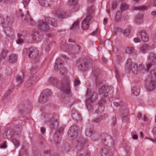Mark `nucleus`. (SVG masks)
<instances>
[{"label":"nucleus","mask_w":156,"mask_h":156,"mask_svg":"<svg viewBox=\"0 0 156 156\" xmlns=\"http://www.w3.org/2000/svg\"><path fill=\"white\" fill-rule=\"evenodd\" d=\"M49 82L55 86L60 90L63 91L67 94L71 96L70 81L67 77H65L60 81H58L57 79L54 77L50 78L48 80Z\"/></svg>","instance_id":"obj_1"},{"label":"nucleus","mask_w":156,"mask_h":156,"mask_svg":"<svg viewBox=\"0 0 156 156\" xmlns=\"http://www.w3.org/2000/svg\"><path fill=\"white\" fill-rule=\"evenodd\" d=\"M17 60V56L14 54H12L9 56L8 61L10 63H13Z\"/></svg>","instance_id":"obj_22"},{"label":"nucleus","mask_w":156,"mask_h":156,"mask_svg":"<svg viewBox=\"0 0 156 156\" xmlns=\"http://www.w3.org/2000/svg\"><path fill=\"white\" fill-rule=\"evenodd\" d=\"M63 62L61 58H58L56 59L54 66V69L56 71H59L62 75H65L67 73L66 69L64 67Z\"/></svg>","instance_id":"obj_7"},{"label":"nucleus","mask_w":156,"mask_h":156,"mask_svg":"<svg viewBox=\"0 0 156 156\" xmlns=\"http://www.w3.org/2000/svg\"><path fill=\"white\" fill-rule=\"evenodd\" d=\"M30 0H23V4L24 7H26L27 6L29 3L30 2Z\"/></svg>","instance_id":"obj_44"},{"label":"nucleus","mask_w":156,"mask_h":156,"mask_svg":"<svg viewBox=\"0 0 156 156\" xmlns=\"http://www.w3.org/2000/svg\"><path fill=\"white\" fill-rule=\"evenodd\" d=\"M122 13L119 11H118L116 14L115 20L117 22L120 21L122 17Z\"/></svg>","instance_id":"obj_29"},{"label":"nucleus","mask_w":156,"mask_h":156,"mask_svg":"<svg viewBox=\"0 0 156 156\" xmlns=\"http://www.w3.org/2000/svg\"><path fill=\"white\" fill-rule=\"evenodd\" d=\"M99 73V70L98 69H96L92 71L93 75L95 76V81L96 85L97 86L98 85L99 94L102 95V97H106L108 95V92L107 91V89L105 86L102 85V82L100 80L99 77L98 76Z\"/></svg>","instance_id":"obj_2"},{"label":"nucleus","mask_w":156,"mask_h":156,"mask_svg":"<svg viewBox=\"0 0 156 156\" xmlns=\"http://www.w3.org/2000/svg\"><path fill=\"white\" fill-rule=\"evenodd\" d=\"M64 128L63 127H61L58 130V132H56L54 134V138L55 140H58L59 138V136H58V133L60 134L62 133L64 130Z\"/></svg>","instance_id":"obj_26"},{"label":"nucleus","mask_w":156,"mask_h":156,"mask_svg":"<svg viewBox=\"0 0 156 156\" xmlns=\"http://www.w3.org/2000/svg\"><path fill=\"white\" fill-rule=\"evenodd\" d=\"M6 142H4L3 144H2L0 146L1 148H5L6 147Z\"/></svg>","instance_id":"obj_54"},{"label":"nucleus","mask_w":156,"mask_h":156,"mask_svg":"<svg viewBox=\"0 0 156 156\" xmlns=\"http://www.w3.org/2000/svg\"><path fill=\"white\" fill-rule=\"evenodd\" d=\"M12 142L15 146L18 147L20 145L19 142L16 139H13Z\"/></svg>","instance_id":"obj_43"},{"label":"nucleus","mask_w":156,"mask_h":156,"mask_svg":"<svg viewBox=\"0 0 156 156\" xmlns=\"http://www.w3.org/2000/svg\"><path fill=\"white\" fill-rule=\"evenodd\" d=\"M35 78L34 77H32V79H29L27 82L25 83V85L27 87H30L33 82H34L35 80Z\"/></svg>","instance_id":"obj_30"},{"label":"nucleus","mask_w":156,"mask_h":156,"mask_svg":"<svg viewBox=\"0 0 156 156\" xmlns=\"http://www.w3.org/2000/svg\"><path fill=\"white\" fill-rule=\"evenodd\" d=\"M79 28V22L77 21H75L73 24L72 26L70 27V29L71 30H75Z\"/></svg>","instance_id":"obj_27"},{"label":"nucleus","mask_w":156,"mask_h":156,"mask_svg":"<svg viewBox=\"0 0 156 156\" xmlns=\"http://www.w3.org/2000/svg\"><path fill=\"white\" fill-rule=\"evenodd\" d=\"M133 10H139L140 11H144L147 9V7L144 6L134 7L133 8Z\"/></svg>","instance_id":"obj_31"},{"label":"nucleus","mask_w":156,"mask_h":156,"mask_svg":"<svg viewBox=\"0 0 156 156\" xmlns=\"http://www.w3.org/2000/svg\"><path fill=\"white\" fill-rule=\"evenodd\" d=\"M149 48V46L146 44H143L140 48V50L143 53H145Z\"/></svg>","instance_id":"obj_33"},{"label":"nucleus","mask_w":156,"mask_h":156,"mask_svg":"<svg viewBox=\"0 0 156 156\" xmlns=\"http://www.w3.org/2000/svg\"><path fill=\"white\" fill-rule=\"evenodd\" d=\"M80 84V81L78 79H75L74 81V85L75 86L78 85Z\"/></svg>","instance_id":"obj_48"},{"label":"nucleus","mask_w":156,"mask_h":156,"mask_svg":"<svg viewBox=\"0 0 156 156\" xmlns=\"http://www.w3.org/2000/svg\"><path fill=\"white\" fill-rule=\"evenodd\" d=\"M94 8L93 6H91L88 7L87 9V16L90 15L92 17L91 15L94 12Z\"/></svg>","instance_id":"obj_24"},{"label":"nucleus","mask_w":156,"mask_h":156,"mask_svg":"<svg viewBox=\"0 0 156 156\" xmlns=\"http://www.w3.org/2000/svg\"><path fill=\"white\" fill-rule=\"evenodd\" d=\"M141 115H141V113H140V112L138 113L137 114V118L139 119H140V118L141 117Z\"/></svg>","instance_id":"obj_60"},{"label":"nucleus","mask_w":156,"mask_h":156,"mask_svg":"<svg viewBox=\"0 0 156 156\" xmlns=\"http://www.w3.org/2000/svg\"><path fill=\"white\" fill-rule=\"evenodd\" d=\"M143 120L144 121H147L148 120V119L147 116H144V117Z\"/></svg>","instance_id":"obj_64"},{"label":"nucleus","mask_w":156,"mask_h":156,"mask_svg":"<svg viewBox=\"0 0 156 156\" xmlns=\"http://www.w3.org/2000/svg\"><path fill=\"white\" fill-rule=\"evenodd\" d=\"M107 117V115H104V116H102L101 118H97L95 119L94 120V122L96 123L99 122H100L101 119H105V118Z\"/></svg>","instance_id":"obj_34"},{"label":"nucleus","mask_w":156,"mask_h":156,"mask_svg":"<svg viewBox=\"0 0 156 156\" xmlns=\"http://www.w3.org/2000/svg\"><path fill=\"white\" fill-rule=\"evenodd\" d=\"M107 23V21L106 19H105L103 20V23L105 25H106Z\"/></svg>","instance_id":"obj_63"},{"label":"nucleus","mask_w":156,"mask_h":156,"mask_svg":"<svg viewBox=\"0 0 156 156\" xmlns=\"http://www.w3.org/2000/svg\"><path fill=\"white\" fill-rule=\"evenodd\" d=\"M128 8V6L126 3H122L121 5L120 9L122 11H123L127 10Z\"/></svg>","instance_id":"obj_35"},{"label":"nucleus","mask_w":156,"mask_h":156,"mask_svg":"<svg viewBox=\"0 0 156 156\" xmlns=\"http://www.w3.org/2000/svg\"><path fill=\"white\" fill-rule=\"evenodd\" d=\"M67 16L65 11L58 12L56 14V16L58 18H63L66 17Z\"/></svg>","instance_id":"obj_25"},{"label":"nucleus","mask_w":156,"mask_h":156,"mask_svg":"<svg viewBox=\"0 0 156 156\" xmlns=\"http://www.w3.org/2000/svg\"><path fill=\"white\" fill-rule=\"evenodd\" d=\"M92 18L90 16H86L82 21L81 23V27L83 30H86L88 29L89 27V23Z\"/></svg>","instance_id":"obj_12"},{"label":"nucleus","mask_w":156,"mask_h":156,"mask_svg":"<svg viewBox=\"0 0 156 156\" xmlns=\"http://www.w3.org/2000/svg\"><path fill=\"white\" fill-rule=\"evenodd\" d=\"M14 0H3V2L7 4H12Z\"/></svg>","instance_id":"obj_46"},{"label":"nucleus","mask_w":156,"mask_h":156,"mask_svg":"<svg viewBox=\"0 0 156 156\" xmlns=\"http://www.w3.org/2000/svg\"><path fill=\"white\" fill-rule=\"evenodd\" d=\"M152 66V65L150 63H149L147 66V69L144 67V65L142 64H140L138 67H137V70L138 73L139 72L141 73H144L147 70H148Z\"/></svg>","instance_id":"obj_14"},{"label":"nucleus","mask_w":156,"mask_h":156,"mask_svg":"<svg viewBox=\"0 0 156 156\" xmlns=\"http://www.w3.org/2000/svg\"><path fill=\"white\" fill-rule=\"evenodd\" d=\"M102 61L105 62V63H106V62H107V59H106L105 58H104V57H103V58H102Z\"/></svg>","instance_id":"obj_62"},{"label":"nucleus","mask_w":156,"mask_h":156,"mask_svg":"<svg viewBox=\"0 0 156 156\" xmlns=\"http://www.w3.org/2000/svg\"><path fill=\"white\" fill-rule=\"evenodd\" d=\"M40 4L43 6L46 7L45 4V0H38Z\"/></svg>","instance_id":"obj_47"},{"label":"nucleus","mask_w":156,"mask_h":156,"mask_svg":"<svg viewBox=\"0 0 156 156\" xmlns=\"http://www.w3.org/2000/svg\"><path fill=\"white\" fill-rule=\"evenodd\" d=\"M109 153V152H108V151L105 148L102 149L101 150V154H103L105 155H108Z\"/></svg>","instance_id":"obj_41"},{"label":"nucleus","mask_w":156,"mask_h":156,"mask_svg":"<svg viewBox=\"0 0 156 156\" xmlns=\"http://www.w3.org/2000/svg\"><path fill=\"white\" fill-rule=\"evenodd\" d=\"M26 15V18H25L24 19V21L25 22L27 23L30 25L33 26L35 25L36 23L34 20H33L30 15L29 12L28 11H27Z\"/></svg>","instance_id":"obj_15"},{"label":"nucleus","mask_w":156,"mask_h":156,"mask_svg":"<svg viewBox=\"0 0 156 156\" xmlns=\"http://www.w3.org/2000/svg\"><path fill=\"white\" fill-rule=\"evenodd\" d=\"M52 94L51 91L48 89H46L44 90L41 95L39 99V102L42 104L46 102L48 100V97Z\"/></svg>","instance_id":"obj_10"},{"label":"nucleus","mask_w":156,"mask_h":156,"mask_svg":"<svg viewBox=\"0 0 156 156\" xmlns=\"http://www.w3.org/2000/svg\"><path fill=\"white\" fill-rule=\"evenodd\" d=\"M8 52L7 50H3L1 54V56L2 58L4 59L7 56Z\"/></svg>","instance_id":"obj_36"},{"label":"nucleus","mask_w":156,"mask_h":156,"mask_svg":"<svg viewBox=\"0 0 156 156\" xmlns=\"http://www.w3.org/2000/svg\"><path fill=\"white\" fill-rule=\"evenodd\" d=\"M45 120V123H49L51 128H54L55 126H58V123L57 121L58 116L50 114H46L44 115Z\"/></svg>","instance_id":"obj_6"},{"label":"nucleus","mask_w":156,"mask_h":156,"mask_svg":"<svg viewBox=\"0 0 156 156\" xmlns=\"http://www.w3.org/2000/svg\"><path fill=\"white\" fill-rule=\"evenodd\" d=\"M77 0H69V8L71 10L72 12L77 11L78 9V6L77 5Z\"/></svg>","instance_id":"obj_13"},{"label":"nucleus","mask_w":156,"mask_h":156,"mask_svg":"<svg viewBox=\"0 0 156 156\" xmlns=\"http://www.w3.org/2000/svg\"><path fill=\"white\" fill-rule=\"evenodd\" d=\"M150 78L151 80L146 84V87L148 91H151L156 87V69L151 71Z\"/></svg>","instance_id":"obj_5"},{"label":"nucleus","mask_w":156,"mask_h":156,"mask_svg":"<svg viewBox=\"0 0 156 156\" xmlns=\"http://www.w3.org/2000/svg\"><path fill=\"white\" fill-rule=\"evenodd\" d=\"M78 67L82 71H86L88 68V64L86 60H83L81 62V63L78 66Z\"/></svg>","instance_id":"obj_16"},{"label":"nucleus","mask_w":156,"mask_h":156,"mask_svg":"<svg viewBox=\"0 0 156 156\" xmlns=\"http://www.w3.org/2000/svg\"><path fill=\"white\" fill-rule=\"evenodd\" d=\"M122 61V58L120 56H116V60L115 61L116 64H119Z\"/></svg>","instance_id":"obj_40"},{"label":"nucleus","mask_w":156,"mask_h":156,"mask_svg":"<svg viewBox=\"0 0 156 156\" xmlns=\"http://www.w3.org/2000/svg\"><path fill=\"white\" fill-rule=\"evenodd\" d=\"M152 15L156 17V11H153L151 13Z\"/></svg>","instance_id":"obj_61"},{"label":"nucleus","mask_w":156,"mask_h":156,"mask_svg":"<svg viewBox=\"0 0 156 156\" xmlns=\"http://www.w3.org/2000/svg\"><path fill=\"white\" fill-rule=\"evenodd\" d=\"M126 65L129 73H130L131 71H132L134 74L137 75L138 74V72L137 70V65L136 64L133 65L132 61L131 59L129 58L127 59Z\"/></svg>","instance_id":"obj_9"},{"label":"nucleus","mask_w":156,"mask_h":156,"mask_svg":"<svg viewBox=\"0 0 156 156\" xmlns=\"http://www.w3.org/2000/svg\"><path fill=\"white\" fill-rule=\"evenodd\" d=\"M132 94L135 96L138 95L140 92V87L138 86H134L132 87L131 89Z\"/></svg>","instance_id":"obj_20"},{"label":"nucleus","mask_w":156,"mask_h":156,"mask_svg":"<svg viewBox=\"0 0 156 156\" xmlns=\"http://www.w3.org/2000/svg\"><path fill=\"white\" fill-rule=\"evenodd\" d=\"M78 130V127L76 126H71L68 132L69 136L72 137L73 139L76 138L77 136Z\"/></svg>","instance_id":"obj_11"},{"label":"nucleus","mask_w":156,"mask_h":156,"mask_svg":"<svg viewBox=\"0 0 156 156\" xmlns=\"http://www.w3.org/2000/svg\"><path fill=\"white\" fill-rule=\"evenodd\" d=\"M99 33L100 32L99 30L97 29L95 31H94L92 33V34L93 35H94L97 34H99Z\"/></svg>","instance_id":"obj_50"},{"label":"nucleus","mask_w":156,"mask_h":156,"mask_svg":"<svg viewBox=\"0 0 156 156\" xmlns=\"http://www.w3.org/2000/svg\"><path fill=\"white\" fill-rule=\"evenodd\" d=\"M153 133L154 136V139H152L151 140L154 142H156V127H154L153 129Z\"/></svg>","instance_id":"obj_38"},{"label":"nucleus","mask_w":156,"mask_h":156,"mask_svg":"<svg viewBox=\"0 0 156 156\" xmlns=\"http://www.w3.org/2000/svg\"><path fill=\"white\" fill-rule=\"evenodd\" d=\"M36 69H37V67H35L34 68H32L30 70V72L31 73H33L34 71H35Z\"/></svg>","instance_id":"obj_57"},{"label":"nucleus","mask_w":156,"mask_h":156,"mask_svg":"<svg viewBox=\"0 0 156 156\" xmlns=\"http://www.w3.org/2000/svg\"><path fill=\"white\" fill-rule=\"evenodd\" d=\"M93 129H87L86 130V134L87 136H90L93 133Z\"/></svg>","instance_id":"obj_39"},{"label":"nucleus","mask_w":156,"mask_h":156,"mask_svg":"<svg viewBox=\"0 0 156 156\" xmlns=\"http://www.w3.org/2000/svg\"><path fill=\"white\" fill-rule=\"evenodd\" d=\"M150 2L151 3L154 4V6H156V0H150Z\"/></svg>","instance_id":"obj_55"},{"label":"nucleus","mask_w":156,"mask_h":156,"mask_svg":"<svg viewBox=\"0 0 156 156\" xmlns=\"http://www.w3.org/2000/svg\"><path fill=\"white\" fill-rule=\"evenodd\" d=\"M132 138L133 140H137L138 139V136L137 135L134 134L133 135Z\"/></svg>","instance_id":"obj_56"},{"label":"nucleus","mask_w":156,"mask_h":156,"mask_svg":"<svg viewBox=\"0 0 156 156\" xmlns=\"http://www.w3.org/2000/svg\"><path fill=\"white\" fill-rule=\"evenodd\" d=\"M48 24L53 27H57V22L55 21L53 18L47 17L45 18V22L40 21L38 22V27L42 31H46L49 29Z\"/></svg>","instance_id":"obj_3"},{"label":"nucleus","mask_w":156,"mask_h":156,"mask_svg":"<svg viewBox=\"0 0 156 156\" xmlns=\"http://www.w3.org/2000/svg\"><path fill=\"white\" fill-rule=\"evenodd\" d=\"M122 30L121 28L119 27H116L114 29V32L115 33L118 32L122 33Z\"/></svg>","instance_id":"obj_42"},{"label":"nucleus","mask_w":156,"mask_h":156,"mask_svg":"<svg viewBox=\"0 0 156 156\" xmlns=\"http://www.w3.org/2000/svg\"><path fill=\"white\" fill-rule=\"evenodd\" d=\"M148 59L152 66L153 65L152 64H155L156 63V54L153 53H151L149 55Z\"/></svg>","instance_id":"obj_19"},{"label":"nucleus","mask_w":156,"mask_h":156,"mask_svg":"<svg viewBox=\"0 0 156 156\" xmlns=\"http://www.w3.org/2000/svg\"><path fill=\"white\" fill-rule=\"evenodd\" d=\"M116 2H113L112 5V10H114L117 7Z\"/></svg>","instance_id":"obj_45"},{"label":"nucleus","mask_w":156,"mask_h":156,"mask_svg":"<svg viewBox=\"0 0 156 156\" xmlns=\"http://www.w3.org/2000/svg\"><path fill=\"white\" fill-rule=\"evenodd\" d=\"M141 40L144 42H147L149 40V37L144 30L141 31L140 33Z\"/></svg>","instance_id":"obj_17"},{"label":"nucleus","mask_w":156,"mask_h":156,"mask_svg":"<svg viewBox=\"0 0 156 156\" xmlns=\"http://www.w3.org/2000/svg\"><path fill=\"white\" fill-rule=\"evenodd\" d=\"M134 48L133 47H129L126 48V52L127 53L131 54L134 52Z\"/></svg>","instance_id":"obj_32"},{"label":"nucleus","mask_w":156,"mask_h":156,"mask_svg":"<svg viewBox=\"0 0 156 156\" xmlns=\"http://www.w3.org/2000/svg\"><path fill=\"white\" fill-rule=\"evenodd\" d=\"M28 56L29 58H32L35 63L38 62L39 61L38 52L35 48H30L28 51Z\"/></svg>","instance_id":"obj_8"},{"label":"nucleus","mask_w":156,"mask_h":156,"mask_svg":"<svg viewBox=\"0 0 156 156\" xmlns=\"http://www.w3.org/2000/svg\"><path fill=\"white\" fill-rule=\"evenodd\" d=\"M17 43L18 44H22L23 43V41L21 38H19L17 41Z\"/></svg>","instance_id":"obj_52"},{"label":"nucleus","mask_w":156,"mask_h":156,"mask_svg":"<svg viewBox=\"0 0 156 156\" xmlns=\"http://www.w3.org/2000/svg\"><path fill=\"white\" fill-rule=\"evenodd\" d=\"M72 116L74 119L77 121H80L82 120L81 117L78 112L76 111L72 113Z\"/></svg>","instance_id":"obj_21"},{"label":"nucleus","mask_w":156,"mask_h":156,"mask_svg":"<svg viewBox=\"0 0 156 156\" xmlns=\"http://www.w3.org/2000/svg\"><path fill=\"white\" fill-rule=\"evenodd\" d=\"M128 113V111L127 109H125L124 112H122V117H126Z\"/></svg>","instance_id":"obj_49"},{"label":"nucleus","mask_w":156,"mask_h":156,"mask_svg":"<svg viewBox=\"0 0 156 156\" xmlns=\"http://www.w3.org/2000/svg\"><path fill=\"white\" fill-rule=\"evenodd\" d=\"M41 132L42 133H44L45 131V129L43 127H41Z\"/></svg>","instance_id":"obj_58"},{"label":"nucleus","mask_w":156,"mask_h":156,"mask_svg":"<svg viewBox=\"0 0 156 156\" xmlns=\"http://www.w3.org/2000/svg\"><path fill=\"white\" fill-rule=\"evenodd\" d=\"M134 41L135 43H138L140 42V40L138 37H136L134 39Z\"/></svg>","instance_id":"obj_53"},{"label":"nucleus","mask_w":156,"mask_h":156,"mask_svg":"<svg viewBox=\"0 0 156 156\" xmlns=\"http://www.w3.org/2000/svg\"><path fill=\"white\" fill-rule=\"evenodd\" d=\"M105 101L104 99H101L100 100L99 102V106L98 107V109L96 111V112L97 114H100L102 112L104 108V107L102 105L103 103H105Z\"/></svg>","instance_id":"obj_18"},{"label":"nucleus","mask_w":156,"mask_h":156,"mask_svg":"<svg viewBox=\"0 0 156 156\" xmlns=\"http://www.w3.org/2000/svg\"><path fill=\"white\" fill-rule=\"evenodd\" d=\"M143 15L142 14H138L136 16V22L138 24H140L143 23Z\"/></svg>","instance_id":"obj_23"},{"label":"nucleus","mask_w":156,"mask_h":156,"mask_svg":"<svg viewBox=\"0 0 156 156\" xmlns=\"http://www.w3.org/2000/svg\"><path fill=\"white\" fill-rule=\"evenodd\" d=\"M16 81L19 84L23 82V79L20 76H17L16 78Z\"/></svg>","instance_id":"obj_37"},{"label":"nucleus","mask_w":156,"mask_h":156,"mask_svg":"<svg viewBox=\"0 0 156 156\" xmlns=\"http://www.w3.org/2000/svg\"><path fill=\"white\" fill-rule=\"evenodd\" d=\"M118 51V48L115 46L113 47V51L115 53H116Z\"/></svg>","instance_id":"obj_51"},{"label":"nucleus","mask_w":156,"mask_h":156,"mask_svg":"<svg viewBox=\"0 0 156 156\" xmlns=\"http://www.w3.org/2000/svg\"><path fill=\"white\" fill-rule=\"evenodd\" d=\"M87 98L86 100V105L87 109L90 110L92 108L91 103H92L98 98V94L92 92L91 90L88 89L86 93Z\"/></svg>","instance_id":"obj_4"},{"label":"nucleus","mask_w":156,"mask_h":156,"mask_svg":"<svg viewBox=\"0 0 156 156\" xmlns=\"http://www.w3.org/2000/svg\"><path fill=\"white\" fill-rule=\"evenodd\" d=\"M131 31V29L129 28H127L124 30H122V33L125 36H128L130 34Z\"/></svg>","instance_id":"obj_28"},{"label":"nucleus","mask_w":156,"mask_h":156,"mask_svg":"<svg viewBox=\"0 0 156 156\" xmlns=\"http://www.w3.org/2000/svg\"><path fill=\"white\" fill-rule=\"evenodd\" d=\"M113 104L116 107H118L120 105L119 104V103L116 102H114Z\"/></svg>","instance_id":"obj_59"}]
</instances>
